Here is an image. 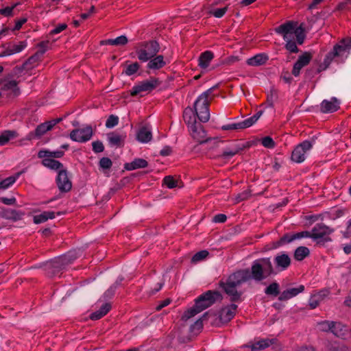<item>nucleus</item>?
I'll use <instances>...</instances> for the list:
<instances>
[{
  "mask_svg": "<svg viewBox=\"0 0 351 351\" xmlns=\"http://www.w3.org/2000/svg\"><path fill=\"white\" fill-rule=\"evenodd\" d=\"M322 300L321 294L313 295L311 297L308 302V305L311 309L315 308L319 306L320 302Z\"/></svg>",
  "mask_w": 351,
  "mask_h": 351,
  "instance_id": "nucleus-44",
  "label": "nucleus"
},
{
  "mask_svg": "<svg viewBox=\"0 0 351 351\" xmlns=\"http://www.w3.org/2000/svg\"><path fill=\"white\" fill-rule=\"evenodd\" d=\"M262 144L264 147L267 148H272L275 145L274 140L269 136H265L263 138Z\"/></svg>",
  "mask_w": 351,
  "mask_h": 351,
  "instance_id": "nucleus-59",
  "label": "nucleus"
},
{
  "mask_svg": "<svg viewBox=\"0 0 351 351\" xmlns=\"http://www.w3.org/2000/svg\"><path fill=\"white\" fill-rule=\"evenodd\" d=\"M237 305L232 304L222 308L219 313V319L222 323H228L235 315Z\"/></svg>",
  "mask_w": 351,
  "mask_h": 351,
  "instance_id": "nucleus-17",
  "label": "nucleus"
},
{
  "mask_svg": "<svg viewBox=\"0 0 351 351\" xmlns=\"http://www.w3.org/2000/svg\"><path fill=\"white\" fill-rule=\"evenodd\" d=\"M245 148L244 145L240 146V145H236L235 147L227 149L225 150L221 155L219 156V157L223 158H230L234 156V155L239 154L241 151H242Z\"/></svg>",
  "mask_w": 351,
  "mask_h": 351,
  "instance_id": "nucleus-37",
  "label": "nucleus"
},
{
  "mask_svg": "<svg viewBox=\"0 0 351 351\" xmlns=\"http://www.w3.org/2000/svg\"><path fill=\"white\" fill-rule=\"evenodd\" d=\"M320 108L322 112H333L339 108V102L335 97H332L330 100L324 99L321 103Z\"/></svg>",
  "mask_w": 351,
  "mask_h": 351,
  "instance_id": "nucleus-21",
  "label": "nucleus"
},
{
  "mask_svg": "<svg viewBox=\"0 0 351 351\" xmlns=\"http://www.w3.org/2000/svg\"><path fill=\"white\" fill-rule=\"evenodd\" d=\"M313 147L312 143L308 141H304L298 145L292 152L291 160L293 162L300 163L304 161L305 154Z\"/></svg>",
  "mask_w": 351,
  "mask_h": 351,
  "instance_id": "nucleus-9",
  "label": "nucleus"
},
{
  "mask_svg": "<svg viewBox=\"0 0 351 351\" xmlns=\"http://www.w3.org/2000/svg\"><path fill=\"white\" fill-rule=\"evenodd\" d=\"M227 10H228V6H226L224 8H218L213 11H211L210 13L213 16H215L216 18H221L225 14V13L227 12Z\"/></svg>",
  "mask_w": 351,
  "mask_h": 351,
  "instance_id": "nucleus-57",
  "label": "nucleus"
},
{
  "mask_svg": "<svg viewBox=\"0 0 351 351\" xmlns=\"http://www.w3.org/2000/svg\"><path fill=\"white\" fill-rule=\"evenodd\" d=\"M160 84L161 82L158 78L152 77L149 80L141 82L138 85L134 86L130 90V95L136 96L141 92L150 93Z\"/></svg>",
  "mask_w": 351,
  "mask_h": 351,
  "instance_id": "nucleus-7",
  "label": "nucleus"
},
{
  "mask_svg": "<svg viewBox=\"0 0 351 351\" xmlns=\"http://www.w3.org/2000/svg\"><path fill=\"white\" fill-rule=\"evenodd\" d=\"M304 237H309L312 239L311 232L309 231H302L300 232H297L294 234V238L296 239H300Z\"/></svg>",
  "mask_w": 351,
  "mask_h": 351,
  "instance_id": "nucleus-61",
  "label": "nucleus"
},
{
  "mask_svg": "<svg viewBox=\"0 0 351 351\" xmlns=\"http://www.w3.org/2000/svg\"><path fill=\"white\" fill-rule=\"evenodd\" d=\"M20 174L21 173H17L15 176L8 177L0 181V189L5 190L12 185L16 182Z\"/></svg>",
  "mask_w": 351,
  "mask_h": 351,
  "instance_id": "nucleus-40",
  "label": "nucleus"
},
{
  "mask_svg": "<svg viewBox=\"0 0 351 351\" xmlns=\"http://www.w3.org/2000/svg\"><path fill=\"white\" fill-rule=\"evenodd\" d=\"M178 181L172 176H165L163 179V184L169 189H173L177 186Z\"/></svg>",
  "mask_w": 351,
  "mask_h": 351,
  "instance_id": "nucleus-48",
  "label": "nucleus"
},
{
  "mask_svg": "<svg viewBox=\"0 0 351 351\" xmlns=\"http://www.w3.org/2000/svg\"><path fill=\"white\" fill-rule=\"evenodd\" d=\"M295 240V239L294 238V234H285L279 239V241L273 243V248H277L286 243H289Z\"/></svg>",
  "mask_w": 351,
  "mask_h": 351,
  "instance_id": "nucleus-39",
  "label": "nucleus"
},
{
  "mask_svg": "<svg viewBox=\"0 0 351 351\" xmlns=\"http://www.w3.org/2000/svg\"><path fill=\"white\" fill-rule=\"evenodd\" d=\"M136 137L141 143H148L152 140V134L148 127L143 126L138 132Z\"/></svg>",
  "mask_w": 351,
  "mask_h": 351,
  "instance_id": "nucleus-29",
  "label": "nucleus"
},
{
  "mask_svg": "<svg viewBox=\"0 0 351 351\" xmlns=\"http://www.w3.org/2000/svg\"><path fill=\"white\" fill-rule=\"evenodd\" d=\"M67 27V25L66 23H62L58 25L56 28L52 29L50 32V34L53 35L56 34L60 33L62 31L66 29Z\"/></svg>",
  "mask_w": 351,
  "mask_h": 351,
  "instance_id": "nucleus-64",
  "label": "nucleus"
},
{
  "mask_svg": "<svg viewBox=\"0 0 351 351\" xmlns=\"http://www.w3.org/2000/svg\"><path fill=\"white\" fill-rule=\"evenodd\" d=\"M75 258L76 256L70 252L46 263L45 270L47 274L52 277L64 269L66 266L71 264Z\"/></svg>",
  "mask_w": 351,
  "mask_h": 351,
  "instance_id": "nucleus-3",
  "label": "nucleus"
},
{
  "mask_svg": "<svg viewBox=\"0 0 351 351\" xmlns=\"http://www.w3.org/2000/svg\"><path fill=\"white\" fill-rule=\"evenodd\" d=\"M119 123V117L114 114H111L108 117L106 122V127L108 128H112L116 126Z\"/></svg>",
  "mask_w": 351,
  "mask_h": 351,
  "instance_id": "nucleus-49",
  "label": "nucleus"
},
{
  "mask_svg": "<svg viewBox=\"0 0 351 351\" xmlns=\"http://www.w3.org/2000/svg\"><path fill=\"white\" fill-rule=\"evenodd\" d=\"M291 258L285 253H281L278 254L274 258V263L276 267L280 271H284L287 269L291 265Z\"/></svg>",
  "mask_w": 351,
  "mask_h": 351,
  "instance_id": "nucleus-19",
  "label": "nucleus"
},
{
  "mask_svg": "<svg viewBox=\"0 0 351 351\" xmlns=\"http://www.w3.org/2000/svg\"><path fill=\"white\" fill-rule=\"evenodd\" d=\"M160 45L156 40H149L141 44V48L137 50L136 53L139 60L147 62L156 56L159 51Z\"/></svg>",
  "mask_w": 351,
  "mask_h": 351,
  "instance_id": "nucleus-4",
  "label": "nucleus"
},
{
  "mask_svg": "<svg viewBox=\"0 0 351 351\" xmlns=\"http://www.w3.org/2000/svg\"><path fill=\"white\" fill-rule=\"evenodd\" d=\"M139 69V64L138 62H134L126 67L125 71V75L130 76L134 74Z\"/></svg>",
  "mask_w": 351,
  "mask_h": 351,
  "instance_id": "nucleus-50",
  "label": "nucleus"
},
{
  "mask_svg": "<svg viewBox=\"0 0 351 351\" xmlns=\"http://www.w3.org/2000/svg\"><path fill=\"white\" fill-rule=\"evenodd\" d=\"M276 341V339H263L255 342L252 345H245V347L250 348L251 351H259L268 348L271 345L275 343Z\"/></svg>",
  "mask_w": 351,
  "mask_h": 351,
  "instance_id": "nucleus-22",
  "label": "nucleus"
},
{
  "mask_svg": "<svg viewBox=\"0 0 351 351\" xmlns=\"http://www.w3.org/2000/svg\"><path fill=\"white\" fill-rule=\"evenodd\" d=\"M293 35L296 36L297 42L299 45H302L304 43L305 34L303 23H301L299 26L296 25Z\"/></svg>",
  "mask_w": 351,
  "mask_h": 351,
  "instance_id": "nucleus-41",
  "label": "nucleus"
},
{
  "mask_svg": "<svg viewBox=\"0 0 351 351\" xmlns=\"http://www.w3.org/2000/svg\"><path fill=\"white\" fill-rule=\"evenodd\" d=\"M0 201L5 205H14L16 204V199L14 197L10 198L0 197Z\"/></svg>",
  "mask_w": 351,
  "mask_h": 351,
  "instance_id": "nucleus-63",
  "label": "nucleus"
},
{
  "mask_svg": "<svg viewBox=\"0 0 351 351\" xmlns=\"http://www.w3.org/2000/svg\"><path fill=\"white\" fill-rule=\"evenodd\" d=\"M51 130V125L47 121L38 125L34 132H31L28 134L27 139L31 141L34 138H39L44 135L47 131Z\"/></svg>",
  "mask_w": 351,
  "mask_h": 351,
  "instance_id": "nucleus-20",
  "label": "nucleus"
},
{
  "mask_svg": "<svg viewBox=\"0 0 351 351\" xmlns=\"http://www.w3.org/2000/svg\"><path fill=\"white\" fill-rule=\"evenodd\" d=\"M331 332L337 337L346 339L351 337L349 328L341 322H333Z\"/></svg>",
  "mask_w": 351,
  "mask_h": 351,
  "instance_id": "nucleus-14",
  "label": "nucleus"
},
{
  "mask_svg": "<svg viewBox=\"0 0 351 351\" xmlns=\"http://www.w3.org/2000/svg\"><path fill=\"white\" fill-rule=\"evenodd\" d=\"M332 232V230L324 223H317L311 230L312 239L313 240L323 239L324 242L330 241L331 239L328 235Z\"/></svg>",
  "mask_w": 351,
  "mask_h": 351,
  "instance_id": "nucleus-10",
  "label": "nucleus"
},
{
  "mask_svg": "<svg viewBox=\"0 0 351 351\" xmlns=\"http://www.w3.org/2000/svg\"><path fill=\"white\" fill-rule=\"evenodd\" d=\"M93 134V128L90 125H86L83 128L73 130L70 133V138L72 141L84 143L89 141Z\"/></svg>",
  "mask_w": 351,
  "mask_h": 351,
  "instance_id": "nucleus-8",
  "label": "nucleus"
},
{
  "mask_svg": "<svg viewBox=\"0 0 351 351\" xmlns=\"http://www.w3.org/2000/svg\"><path fill=\"white\" fill-rule=\"evenodd\" d=\"M2 91L10 90L14 96H16L19 94V88L17 86V82L15 80L5 81L3 83L1 87Z\"/></svg>",
  "mask_w": 351,
  "mask_h": 351,
  "instance_id": "nucleus-33",
  "label": "nucleus"
},
{
  "mask_svg": "<svg viewBox=\"0 0 351 351\" xmlns=\"http://www.w3.org/2000/svg\"><path fill=\"white\" fill-rule=\"evenodd\" d=\"M310 254V250L307 247L300 246L295 250L293 257L296 261H301Z\"/></svg>",
  "mask_w": 351,
  "mask_h": 351,
  "instance_id": "nucleus-35",
  "label": "nucleus"
},
{
  "mask_svg": "<svg viewBox=\"0 0 351 351\" xmlns=\"http://www.w3.org/2000/svg\"><path fill=\"white\" fill-rule=\"evenodd\" d=\"M42 164L45 167L53 170L60 169L63 167V165L60 162L53 158H44L42 161Z\"/></svg>",
  "mask_w": 351,
  "mask_h": 351,
  "instance_id": "nucleus-38",
  "label": "nucleus"
},
{
  "mask_svg": "<svg viewBox=\"0 0 351 351\" xmlns=\"http://www.w3.org/2000/svg\"><path fill=\"white\" fill-rule=\"evenodd\" d=\"M351 50V38H345L341 39L337 44H336L332 51H331L327 56L324 62L329 63L328 59H332L335 57H347Z\"/></svg>",
  "mask_w": 351,
  "mask_h": 351,
  "instance_id": "nucleus-5",
  "label": "nucleus"
},
{
  "mask_svg": "<svg viewBox=\"0 0 351 351\" xmlns=\"http://www.w3.org/2000/svg\"><path fill=\"white\" fill-rule=\"evenodd\" d=\"M64 153L63 151H55L51 152L48 150H40L38 153V157L39 158H59L64 156Z\"/></svg>",
  "mask_w": 351,
  "mask_h": 351,
  "instance_id": "nucleus-32",
  "label": "nucleus"
},
{
  "mask_svg": "<svg viewBox=\"0 0 351 351\" xmlns=\"http://www.w3.org/2000/svg\"><path fill=\"white\" fill-rule=\"evenodd\" d=\"M209 253L207 250H202L193 255V256L191 258V263H196L199 261H201L204 259H205L208 256Z\"/></svg>",
  "mask_w": 351,
  "mask_h": 351,
  "instance_id": "nucleus-43",
  "label": "nucleus"
},
{
  "mask_svg": "<svg viewBox=\"0 0 351 351\" xmlns=\"http://www.w3.org/2000/svg\"><path fill=\"white\" fill-rule=\"evenodd\" d=\"M275 274L274 269L269 258H263L253 262L251 270L249 269H239L231 274L226 282L221 280L219 283L224 292L230 297L232 302L240 300L242 293L237 290V287L253 279L261 281L271 274Z\"/></svg>",
  "mask_w": 351,
  "mask_h": 351,
  "instance_id": "nucleus-1",
  "label": "nucleus"
},
{
  "mask_svg": "<svg viewBox=\"0 0 351 351\" xmlns=\"http://www.w3.org/2000/svg\"><path fill=\"white\" fill-rule=\"evenodd\" d=\"M18 134L14 130H5L0 134V145H6L10 139L15 138Z\"/></svg>",
  "mask_w": 351,
  "mask_h": 351,
  "instance_id": "nucleus-34",
  "label": "nucleus"
},
{
  "mask_svg": "<svg viewBox=\"0 0 351 351\" xmlns=\"http://www.w3.org/2000/svg\"><path fill=\"white\" fill-rule=\"evenodd\" d=\"M210 101L198 97L194 103V112L201 122L206 123L210 119Z\"/></svg>",
  "mask_w": 351,
  "mask_h": 351,
  "instance_id": "nucleus-6",
  "label": "nucleus"
},
{
  "mask_svg": "<svg viewBox=\"0 0 351 351\" xmlns=\"http://www.w3.org/2000/svg\"><path fill=\"white\" fill-rule=\"evenodd\" d=\"M207 315H208V313H205L200 319L197 320L195 322L194 325L192 326L193 329H195V328L200 329V328H202L203 327L202 322H203L204 319H205L206 318Z\"/></svg>",
  "mask_w": 351,
  "mask_h": 351,
  "instance_id": "nucleus-62",
  "label": "nucleus"
},
{
  "mask_svg": "<svg viewBox=\"0 0 351 351\" xmlns=\"http://www.w3.org/2000/svg\"><path fill=\"white\" fill-rule=\"evenodd\" d=\"M197 115L193 111V109L190 107H187L183 112V119L184 122L188 125L189 129L190 126H194L198 123L196 121Z\"/></svg>",
  "mask_w": 351,
  "mask_h": 351,
  "instance_id": "nucleus-25",
  "label": "nucleus"
},
{
  "mask_svg": "<svg viewBox=\"0 0 351 351\" xmlns=\"http://www.w3.org/2000/svg\"><path fill=\"white\" fill-rule=\"evenodd\" d=\"M216 86H214L208 88L206 91L202 93L199 97L203 99H206L207 101H210V100L213 98L212 93L213 90L216 88Z\"/></svg>",
  "mask_w": 351,
  "mask_h": 351,
  "instance_id": "nucleus-53",
  "label": "nucleus"
},
{
  "mask_svg": "<svg viewBox=\"0 0 351 351\" xmlns=\"http://www.w3.org/2000/svg\"><path fill=\"white\" fill-rule=\"evenodd\" d=\"M107 138L111 146L121 147L124 145L126 135L125 134H119L117 132H111L107 134Z\"/></svg>",
  "mask_w": 351,
  "mask_h": 351,
  "instance_id": "nucleus-18",
  "label": "nucleus"
},
{
  "mask_svg": "<svg viewBox=\"0 0 351 351\" xmlns=\"http://www.w3.org/2000/svg\"><path fill=\"white\" fill-rule=\"evenodd\" d=\"M304 290V285H300L296 288H291L283 291L279 295L278 300L280 301H285L296 296L299 293L303 292Z\"/></svg>",
  "mask_w": 351,
  "mask_h": 351,
  "instance_id": "nucleus-23",
  "label": "nucleus"
},
{
  "mask_svg": "<svg viewBox=\"0 0 351 351\" xmlns=\"http://www.w3.org/2000/svg\"><path fill=\"white\" fill-rule=\"evenodd\" d=\"M112 162L109 158L103 157L99 160V166L105 169H109L112 167Z\"/></svg>",
  "mask_w": 351,
  "mask_h": 351,
  "instance_id": "nucleus-52",
  "label": "nucleus"
},
{
  "mask_svg": "<svg viewBox=\"0 0 351 351\" xmlns=\"http://www.w3.org/2000/svg\"><path fill=\"white\" fill-rule=\"evenodd\" d=\"M214 54L210 51H206L203 52L200 56L199 57V64L198 65L202 69H206L210 62L213 59Z\"/></svg>",
  "mask_w": 351,
  "mask_h": 351,
  "instance_id": "nucleus-30",
  "label": "nucleus"
},
{
  "mask_svg": "<svg viewBox=\"0 0 351 351\" xmlns=\"http://www.w3.org/2000/svg\"><path fill=\"white\" fill-rule=\"evenodd\" d=\"M333 322L330 321H324L319 323L321 330L324 332H331L332 331V325Z\"/></svg>",
  "mask_w": 351,
  "mask_h": 351,
  "instance_id": "nucleus-56",
  "label": "nucleus"
},
{
  "mask_svg": "<svg viewBox=\"0 0 351 351\" xmlns=\"http://www.w3.org/2000/svg\"><path fill=\"white\" fill-rule=\"evenodd\" d=\"M280 287L278 283L274 282L270 284L265 290V294L268 295L277 296L280 294Z\"/></svg>",
  "mask_w": 351,
  "mask_h": 351,
  "instance_id": "nucleus-42",
  "label": "nucleus"
},
{
  "mask_svg": "<svg viewBox=\"0 0 351 351\" xmlns=\"http://www.w3.org/2000/svg\"><path fill=\"white\" fill-rule=\"evenodd\" d=\"M18 3L14 4L11 7H6L5 8L0 9V14L5 16H10L13 14V10L17 5Z\"/></svg>",
  "mask_w": 351,
  "mask_h": 351,
  "instance_id": "nucleus-55",
  "label": "nucleus"
},
{
  "mask_svg": "<svg viewBox=\"0 0 351 351\" xmlns=\"http://www.w3.org/2000/svg\"><path fill=\"white\" fill-rule=\"evenodd\" d=\"M55 217V213L53 211H45L39 215L34 217V222L36 224L45 222L49 219H53Z\"/></svg>",
  "mask_w": 351,
  "mask_h": 351,
  "instance_id": "nucleus-36",
  "label": "nucleus"
},
{
  "mask_svg": "<svg viewBox=\"0 0 351 351\" xmlns=\"http://www.w3.org/2000/svg\"><path fill=\"white\" fill-rule=\"evenodd\" d=\"M56 184L61 193H67L72 189V182L66 169H60L56 178Z\"/></svg>",
  "mask_w": 351,
  "mask_h": 351,
  "instance_id": "nucleus-11",
  "label": "nucleus"
},
{
  "mask_svg": "<svg viewBox=\"0 0 351 351\" xmlns=\"http://www.w3.org/2000/svg\"><path fill=\"white\" fill-rule=\"evenodd\" d=\"M128 42V40L125 36H120L116 38H114V45L117 46H123L125 45Z\"/></svg>",
  "mask_w": 351,
  "mask_h": 351,
  "instance_id": "nucleus-60",
  "label": "nucleus"
},
{
  "mask_svg": "<svg viewBox=\"0 0 351 351\" xmlns=\"http://www.w3.org/2000/svg\"><path fill=\"white\" fill-rule=\"evenodd\" d=\"M26 41H20L17 44L10 45L9 47L13 51V54L22 51L27 47Z\"/></svg>",
  "mask_w": 351,
  "mask_h": 351,
  "instance_id": "nucleus-45",
  "label": "nucleus"
},
{
  "mask_svg": "<svg viewBox=\"0 0 351 351\" xmlns=\"http://www.w3.org/2000/svg\"><path fill=\"white\" fill-rule=\"evenodd\" d=\"M189 131L191 136L200 144L207 143L211 140L210 138H206V132L200 123L194 126H190Z\"/></svg>",
  "mask_w": 351,
  "mask_h": 351,
  "instance_id": "nucleus-13",
  "label": "nucleus"
},
{
  "mask_svg": "<svg viewBox=\"0 0 351 351\" xmlns=\"http://www.w3.org/2000/svg\"><path fill=\"white\" fill-rule=\"evenodd\" d=\"M148 165L147 160L143 158H136L131 162L124 165V168L128 171H132L136 169L145 168Z\"/></svg>",
  "mask_w": 351,
  "mask_h": 351,
  "instance_id": "nucleus-27",
  "label": "nucleus"
},
{
  "mask_svg": "<svg viewBox=\"0 0 351 351\" xmlns=\"http://www.w3.org/2000/svg\"><path fill=\"white\" fill-rule=\"evenodd\" d=\"M25 215L24 212L11 208H1L0 216L5 219L16 221L21 220Z\"/></svg>",
  "mask_w": 351,
  "mask_h": 351,
  "instance_id": "nucleus-16",
  "label": "nucleus"
},
{
  "mask_svg": "<svg viewBox=\"0 0 351 351\" xmlns=\"http://www.w3.org/2000/svg\"><path fill=\"white\" fill-rule=\"evenodd\" d=\"M296 25L297 22L289 21L275 28V32L282 36L284 40H287L293 36Z\"/></svg>",
  "mask_w": 351,
  "mask_h": 351,
  "instance_id": "nucleus-12",
  "label": "nucleus"
},
{
  "mask_svg": "<svg viewBox=\"0 0 351 351\" xmlns=\"http://www.w3.org/2000/svg\"><path fill=\"white\" fill-rule=\"evenodd\" d=\"M110 309H111V304L110 303H105L101 306V308L99 310L91 313L90 315V318L92 320L99 319L102 317L106 315L109 312V311Z\"/></svg>",
  "mask_w": 351,
  "mask_h": 351,
  "instance_id": "nucleus-31",
  "label": "nucleus"
},
{
  "mask_svg": "<svg viewBox=\"0 0 351 351\" xmlns=\"http://www.w3.org/2000/svg\"><path fill=\"white\" fill-rule=\"evenodd\" d=\"M45 51L46 49H39L23 63V67H27V70L32 69L36 63L41 60V58Z\"/></svg>",
  "mask_w": 351,
  "mask_h": 351,
  "instance_id": "nucleus-24",
  "label": "nucleus"
},
{
  "mask_svg": "<svg viewBox=\"0 0 351 351\" xmlns=\"http://www.w3.org/2000/svg\"><path fill=\"white\" fill-rule=\"evenodd\" d=\"M287 44L285 45V48L291 53H298L299 49L295 44V43L289 39L286 40Z\"/></svg>",
  "mask_w": 351,
  "mask_h": 351,
  "instance_id": "nucleus-51",
  "label": "nucleus"
},
{
  "mask_svg": "<svg viewBox=\"0 0 351 351\" xmlns=\"http://www.w3.org/2000/svg\"><path fill=\"white\" fill-rule=\"evenodd\" d=\"M251 196V191L245 190L241 193L237 195L234 198L235 204H238L242 201L247 199Z\"/></svg>",
  "mask_w": 351,
  "mask_h": 351,
  "instance_id": "nucleus-47",
  "label": "nucleus"
},
{
  "mask_svg": "<svg viewBox=\"0 0 351 351\" xmlns=\"http://www.w3.org/2000/svg\"><path fill=\"white\" fill-rule=\"evenodd\" d=\"M329 351H351V348L344 344L333 343L330 344Z\"/></svg>",
  "mask_w": 351,
  "mask_h": 351,
  "instance_id": "nucleus-46",
  "label": "nucleus"
},
{
  "mask_svg": "<svg viewBox=\"0 0 351 351\" xmlns=\"http://www.w3.org/2000/svg\"><path fill=\"white\" fill-rule=\"evenodd\" d=\"M93 150L95 153H100L104 150V146L101 141H96L92 143Z\"/></svg>",
  "mask_w": 351,
  "mask_h": 351,
  "instance_id": "nucleus-54",
  "label": "nucleus"
},
{
  "mask_svg": "<svg viewBox=\"0 0 351 351\" xmlns=\"http://www.w3.org/2000/svg\"><path fill=\"white\" fill-rule=\"evenodd\" d=\"M255 123H256V121H255L254 119L253 118V117H251L244 120L243 121L239 122L241 129L249 128V127L252 126L253 124H254Z\"/></svg>",
  "mask_w": 351,
  "mask_h": 351,
  "instance_id": "nucleus-58",
  "label": "nucleus"
},
{
  "mask_svg": "<svg viewBox=\"0 0 351 351\" xmlns=\"http://www.w3.org/2000/svg\"><path fill=\"white\" fill-rule=\"evenodd\" d=\"M222 300L221 294L217 291H208L199 295L195 305L187 310L182 317V319L187 320L213 305L215 302Z\"/></svg>",
  "mask_w": 351,
  "mask_h": 351,
  "instance_id": "nucleus-2",
  "label": "nucleus"
},
{
  "mask_svg": "<svg viewBox=\"0 0 351 351\" xmlns=\"http://www.w3.org/2000/svg\"><path fill=\"white\" fill-rule=\"evenodd\" d=\"M312 58V56L308 52H304L300 56L293 65L292 74L297 77L300 75L301 69L308 65Z\"/></svg>",
  "mask_w": 351,
  "mask_h": 351,
  "instance_id": "nucleus-15",
  "label": "nucleus"
},
{
  "mask_svg": "<svg viewBox=\"0 0 351 351\" xmlns=\"http://www.w3.org/2000/svg\"><path fill=\"white\" fill-rule=\"evenodd\" d=\"M269 60V56L266 53H258L247 59V64L252 66H259L265 64Z\"/></svg>",
  "mask_w": 351,
  "mask_h": 351,
  "instance_id": "nucleus-26",
  "label": "nucleus"
},
{
  "mask_svg": "<svg viewBox=\"0 0 351 351\" xmlns=\"http://www.w3.org/2000/svg\"><path fill=\"white\" fill-rule=\"evenodd\" d=\"M147 68L150 69H160L165 66L166 62L164 60V57L162 55L154 56L149 60Z\"/></svg>",
  "mask_w": 351,
  "mask_h": 351,
  "instance_id": "nucleus-28",
  "label": "nucleus"
}]
</instances>
